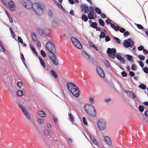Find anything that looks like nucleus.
<instances>
[{
    "label": "nucleus",
    "instance_id": "obj_1",
    "mask_svg": "<svg viewBox=\"0 0 148 148\" xmlns=\"http://www.w3.org/2000/svg\"><path fill=\"white\" fill-rule=\"evenodd\" d=\"M66 86L68 91L75 97H78L80 95V91L77 86L73 83L69 82Z\"/></svg>",
    "mask_w": 148,
    "mask_h": 148
},
{
    "label": "nucleus",
    "instance_id": "obj_2",
    "mask_svg": "<svg viewBox=\"0 0 148 148\" xmlns=\"http://www.w3.org/2000/svg\"><path fill=\"white\" fill-rule=\"evenodd\" d=\"M86 112L90 116L95 117L96 115V111L95 107L89 103L85 104L84 107Z\"/></svg>",
    "mask_w": 148,
    "mask_h": 148
},
{
    "label": "nucleus",
    "instance_id": "obj_3",
    "mask_svg": "<svg viewBox=\"0 0 148 148\" xmlns=\"http://www.w3.org/2000/svg\"><path fill=\"white\" fill-rule=\"evenodd\" d=\"M116 49L115 48H108L106 51V53L109 57H111L112 59H114L115 57L117 58L118 60H119L122 57L120 55L119 53H116Z\"/></svg>",
    "mask_w": 148,
    "mask_h": 148
},
{
    "label": "nucleus",
    "instance_id": "obj_4",
    "mask_svg": "<svg viewBox=\"0 0 148 148\" xmlns=\"http://www.w3.org/2000/svg\"><path fill=\"white\" fill-rule=\"evenodd\" d=\"M22 3L23 5L25 8L28 9L32 8L35 13L37 14H38V13L36 11V10L33 8V4L30 0H22Z\"/></svg>",
    "mask_w": 148,
    "mask_h": 148
},
{
    "label": "nucleus",
    "instance_id": "obj_5",
    "mask_svg": "<svg viewBox=\"0 0 148 148\" xmlns=\"http://www.w3.org/2000/svg\"><path fill=\"white\" fill-rule=\"evenodd\" d=\"M46 49L48 51V54L54 53L56 51L55 46L51 42L49 41L47 42L45 45Z\"/></svg>",
    "mask_w": 148,
    "mask_h": 148
},
{
    "label": "nucleus",
    "instance_id": "obj_6",
    "mask_svg": "<svg viewBox=\"0 0 148 148\" xmlns=\"http://www.w3.org/2000/svg\"><path fill=\"white\" fill-rule=\"evenodd\" d=\"M106 121L103 119H100L98 120L97 125L100 130L103 131L106 129Z\"/></svg>",
    "mask_w": 148,
    "mask_h": 148
},
{
    "label": "nucleus",
    "instance_id": "obj_7",
    "mask_svg": "<svg viewBox=\"0 0 148 148\" xmlns=\"http://www.w3.org/2000/svg\"><path fill=\"white\" fill-rule=\"evenodd\" d=\"M134 42L132 41L131 38H128L127 39L125 40L123 42V45L125 48L128 47L132 48L134 46Z\"/></svg>",
    "mask_w": 148,
    "mask_h": 148
},
{
    "label": "nucleus",
    "instance_id": "obj_8",
    "mask_svg": "<svg viewBox=\"0 0 148 148\" xmlns=\"http://www.w3.org/2000/svg\"><path fill=\"white\" fill-rule=\"evenodd\" d=\"M48 56L53 64L55 65H58L59 64L58 59L54 53L48 54Z\"/></svg>",
    "mask_w": 148,
    "mask_h": 148
},
{
    "label": "nucleus",
    "instance_id": "obj_9",
    "mask_svg": "<svg viewBox=\"0 0 148 148\" xmlns=\"http://www.w3.org/2000/svg\"><path fill=\"white\" fill-rule=\"evenodd\" d=\"M96 70L97 73L101 77L104 78L105 77V73L100 67L98 66H97Z\"/></svg>",
    "mask_w": 148,
    "mask_h": 148
},
{
    "label": "nucleus",
    "instance_id": "obj_10",
    "mask_svg": "<svg viewBox=\"0 0 148 148\" xmlns=\"http://www.w3.org/2000/svg\"><path fill=\"white\" fill-rule=\"evenodd\" d=\"M115 27L113 29L115 31H119L122 33H123L125 31V29L120 27L116 23H115Z\"/></svg>",
    "mask_w": 148,
    "mask_h": 148
},
{
    "label": "nucleus",
    "instance_id": "obj_11",
    "mask_svg": "<svg viewBox=\"0 0 148 148\" xmlns=\"http://www.w3.org/2000/svg\"><path fill=\"white\" fill-rule=\"evenodd\" d=\"M8 5L10 10L11 11H14L15 10L14 3L12 0L10 1L8 3Z\"/></svg>",
    "mask_w": 148,
    "mask_h": 148
},
{
    "label": "nucleus",
    "instance_id": "obj_12",
    "mask_svg": "<svg viewBox=\"0 0 148 148\" xmlns=\"http://www.w3.org/2000/svg\"><path fill=\"white\" fill-rule=\"evenodd\" d=\"M80 8L82 12H84V13H86L88 12L89 7L88 6L84 4L81 5Z\"/></svg>",
    "mask_w": 148,
    "mask_h": 148
},
{
    "label": "nucleus",
    "instance_id": "obj_13",
    "mask_svg": "<svg viewBox=\"0 0 148 148\" xmlns=\"http://www.w3.org/2000/svg\"><path fill=\"white\" fill-rule=\"evenodd\" d=\"M107 19L105 20L106 23L108 25H110V27L113 29L115 27V23L108 18L107 17Z\"/></svg>",
    "mask_w": 148,
    "mask_h": 148
},
{
    "label": "nucleus",
    "instance_id": "obj_14",
    "mask_svg": "<svg viewBox=\"0 0 148 148\" xmlns=\"http://www.w3.org/2000/svg\"><path fill=\"white\" fill-rule=\"evenodd\" d=\"M103 140L106 144L109 146H111L112 144L111 139L108 136H105L103 137Z\"/></svg>",
    "mask_w": 148,
    "mask_h": 148
},
{
    "label": "nucleus",
    "instance_id": "obj_15",
    "mask_svg": "<svg viewBox=\"0 0 148 148\" xmlns=\"http://www.w3.org/2000/svg\"><path fill=\"white\" fill-rule=\"evenodd\" d=\"M124 92L129 97L132 99L136 98V96L135 95L134 93L132 91H127L125 90Z\"/></svg>",
    "mask_w": 148,
    "mask_h": 148
},
{
    "label": "nucleus",
    "instance_id": "obj_16",
    "mask_svg": "<svg viewBox=\"0 0 148 148\" xmlns=\"http://www.w3.org/2000/svg\"><path fill=\"white\" fill-rule=\"evenodd\" d=\"M37 31L38 34L40 35H42L44 34L46 36H48L49 34V33L46 32H44L43 29L40 28H38L37 29Z\"/></svg>",
    "mask_w": 148,
    "mask_h": 148
},
{
    "label": "nucleus",
    "instance_id": "obj_17",
    "mask_svg": "<svg viewBox=\"0 0 148 148\" xmlns=\"http://www.w3.org/2000/svg\"><path fill=\"white\" fill-rule=\"evenodd\" d=\"M82 54L83 57L86 60H88L90 58V55L85 51H82Z\"/></svg>",
    "mask_w": 148,
    "mask_h": 148
},
{
    "label": "nucleus",
    "instance_id": "obj_18",
    "mask_svg": "<svg viewBox=\"0 0 148 148\" xmlns=\"http://www.w3.org/2000/svg\"><path fill=\"white\" fill-rule=\"evenodd\" d=\"M87 134L89 136L90 139L91 141L94 144L97 145V140L94 137L91 136L89 132L87 133Z\"/></svg>",
    "mask_w": 148,
    "mask_h": 148
},
{
    "label": "nucleus",
    "instance_id": "obj_19",
    "mask_svg": "<svg viewBox=\"0 0 148 148\" xmlns=\"http://www.w3.org/2000/svg\"><path fill=\"white\" fill-rule=\"evenodd\" d=\"M125 56L127 60L130 61L132 63L134 62L133 56H132L130 54H126L125 55Z\"/></svg>",
    "mask_w": 148,
    "mask_h": 148
},
{
    "label": "nucleus",
    "instance_id": "obj_20",
    "mask_svg": "<svg viewBox=\"0 0 148 148\" xmlns=\"http://www.w3.org/2000/svg\"><path fill=\"white\" fill-rule=\"evenodd\" d=\"M89 23L90 24L91 27L95 29L96 28L97 24L96 22H93L92 20H90L88 21Z\"/></svg>",
    "mask_w": 148,
    "mask_h": 148
},
{
    "label": "nucleus",
    "instance_id": "obj_21",
    "mask_svg": "<svg viewBox=\"0 0 148 148\" xmlns=\"http://www.w3.org/2000/svg\"><path fill=\"white\" fill-rule=\"evenodd\" d=\"M32 39L33 42H35L37 40V36L36 34L34 32H33L32 34Z\"/></svg>",
    "mask_w": 148,
    "mask_h": 148
},
{
    "label": "nucleus",
    "instance_id": "obj_22",
    "mask_svg": "<svg viewBox=\"0 0 148 148\" xmlns=\"http://www.w3.org/2000/svg\"><path fill=\"white\" fill-rule=\"evenodd\" d=\"M77 48L79 49H81L82 48V46L79 41L77 42L75 45H74Z\"/></svg>",
    "mask_w": 148,
    "mask_h": 148
},
{
    "label": "nucleus",
    "instance_id": "obj_23",
    "mask_svg": "<svg viewBox=\"0 0 148 148\" xmlns=\"http://www.w3.org/2000/svg\"><path fill=\"white\" fill-rule=\"evenodd\" d=\"M38 115L42 117H45L46 115L45 112L42 110L39 111L38 112Z\"/></svg>",
    "mask_w": 148,
    "mask_h": 148
},
{
    "label": "nucleus",
    "instance_id": "obj_24",
    "mask_svg": "<svg viewBox=\"0 0 148 148\" xmlns=\"http://www.w3.org/2000/svg\"><path fill=\"white\" fill-rule=\"evenodd\" d=\"M50 72L51 75L54 78H57L58 77V75L56 73L55 71L53 70H51L50 71Z\"/></svg>",
    "mask_w": 148,
    "mask_h": 148
},
{
    "label": "nucleus",
    "instance_id": "obj_25",
    "mask_svg": "<svg viewBox=\"0 0 148 148\" xmlns=\"http://www.w3.org/2000/svg\"><path fill=\"white\" fill-rule=\"evenodd\" d=\"M71 40L74 45H75L77 42L79 41L77 38L74 37H72L71 38Z\"/></svg>",
    "mask_w": 148,
    "mask_h": 148
},
{
    "label": "nucleus",
    "instance_id": "obj_26",
    "mask_svg": "<svg viewBox=\"0 0 148 148\" xmlns=\"http://www.w3.org/2000/svg\"><path fill=\"white\" fill-rule=\"evenodd\" d=\"M88 17L85 14H82L81 17V18L82 21L85 22H86L88 20Z\"/></svg>",
    "mask_w": 148,
    "mask_h": 148
},
{
    "label": "nucleus",
    "instance_id": "obj_27",
    "mask_svg": "<svg viewBox=\"0 0 148 148\" xmlns=\"http://www.w3.org/2000/svg\"><path fill=\"white\" fill-rule=\"evenodd\" d=\"M94 10L96 13L99 14L101 12V10L100 8L98 7H95Z\"/></svg>",
    "mask_w": 148,
    "mask_h": 148
},
{
    "label": "nucleus",
    "instance_id": "obj_28",
    "mask_svg": "<svg viewBox=\"0 0 148 148\" xmlns=\"http://www.w3.org/2000/svg\"><path fill=\"white\" fill-rule=\"evenodd\" d=\"M23 113L24 114L26 117L29 120L30 119V118L31 117L30 116L29 114L28 113L27 111L26 110L24 112H23Z\"/></svg>",
    "mask_w": 148,
    "mask_h": 148
},
{
    "label": "nucleus",
    "instance_id": "obj_29",
    "mask_svg": "<svg viewBox=\"0 0 148 148\" xmlns=\"http://www.w3.org/2000/svg\"><path fill=\"white\" fill-rule=\"evenodd\" d=\"M88 17L90 20L94 19V14L89 13L88 14Z\"/></svg>",
    "mask_w": 148,
    "mask_h": 148
},
{
    "label": "nucleus",
    "instance_id": "obj_30",
    "mask_svg": "<svg viewBox=\"0 0 148 148\" xmlns=\"http://www.w3.org/2000/svg\"><path fill=\"white\" fill-rule=\"evenodd\" d=\"M18 106L21 109L23 112L27 110L25 108L21 103H18Z\"/></svg>",
    "mask_w": 148,
    "mask_h": 148
},
{
    "label": "nucleus",
    "instance_id": "obj_31",
    "mask_svg": "<svg viewBox=\"0 0 148 148\" xmlns=\"http://www.w3.org/2000/svg\"><path fill=\"white\" fill-rule=\"evenodd\" d=\"M106 36V34L105 32L103 31H101L100 33V34L99 36L100 40L102 38H104Z\"/></svg>",
    "mask_w": 148,
    "mask_h": 148
},
{
    "label": "nucleus",
    "instance_id": "obj_32",
    "mask_svg": "<svg viewBox=\"0 0 148 148\" xmlns=\"http://www.w3.org/2000/svg\"><path fill=\"white\" fill-rule=\"evenodd\" d=\"M99 23V24L102 26H104L105 25V23L104 21L101 18L98 19Z\"/></svg>",
    "mask_w": 148,
    "mask_h": 148
},
{
    "label": "nucleus",
    "instance_id": "obj_33",
    "mask_svg": "<svg viewBox=\"0 0 148 148\" xmlns=\"http://www.w3.org/2000/svg\"><path fill=\"white\" fill-rule=\"evenodd\" d=\"M51 117L54 122L56 123L57 122L58 120L57 118L55 117V115L53 113L51 114Z\"/></svg>",
    "mask_w": 148,
    "mask_h": 148
},
{
    "label": "nucleus",
    "instance_id": "obj_34",
    "mask_svg": "<svg viewBox=\"0 0 148 148\" xmlns=\"http://www.w3.org/2000/svg\"><path fill=\"white\" fill-rule=\"evenodd\" d=\"M113 38L116 43L119 44H120L121 43L120 42L121 40L119 38L114 36H113Z\"/></svg>",
    "mask_w": 148,
    "mask_h": 148
},
{
    "label": "nucleus",
    "instance_id": "obj_35",
    "mask_svg": "<svg viewBox=\"0 0 148 148\" xmlns=\"http://www.w3.org/2000/svg\"><path fill=\"white\" fill-rule=\"evenodd\" d=\"M88 11H89V13H90L92 14H95L94 8L92 6H90L89 7Z\"/></svg>",
    "mask_w": 148,
    "mask_h": 148
},
{
    "label": "nucleus",
    "instance_id": "obj_36",
    "mask_svg": "<svg viewBox=\"0 0 148 148\" xmlns=\"http://www.w3.org/2000/svg\"><path fill=\"white\" fill-rule=\"evenodd\" d=\"M139 88L143 90H145L146 88V86L143 84H140L138 86Z\"/></svg>",
    "mask_w": 148,
    "mask_h": 148
},
{
    "label": "nucleus",
    "instance_id": "obj_37",
    "mask_svg": "<svg viewBox=\"0 0 148 148\" xmlns=\"http://www.w3.org/2000/svg\"><path fill=\"white\" fill-rule=\"evenodd\" d=\"M44 122V119L42 118H38L37 119V122L40 124H42Z\"/></svg>",
    "mask_w": 148,
    "mask_h": 148
},
{
    "label": "nucleus",
    "instance_id": "obj_38",
    "mask_svg": "<svg viewBox=\"0 0 148 148\" xmlns=\"http://www.w3.org/2000/svg\"><path fill=\"white\" fill-rule=\"evenodd\" d=\"M131 68L132 70L133 71H135L137 69V66L135 64H132Z\"/></svg>",
    "mask_w": 148,
    "mask_h": 148
},
{
    "label": "nucleus",
    "instance_id": "obj_39",
    "mask_svg": "<svg viewBox=\"0 0 148 148\" xmlns=\"http://www.w3.org/2000/svg\"><path fill=\"white\" fill-rule=\"evenodd\" d=\"M134 24L136 25L137 27L139 29H142L143 30H145L144 28L143 27L142 25L141 24H136V23H134Z\"/></svg>",
    "mask_w": 148,
    "mask_h": 148
},
{
    "label": "nucleus",
    "instance_id": "obj_40",
    "mask_svg": "<svg viewBox=\"0 0 148 148\" xmlns=\"http://www.w3.org/2000/svg\"><path fill=\"white\" fill-rule=\"evenodd\" d=\"M69 120L71 122H73L74 121V118L73 115L69 113Z\"/></svg>",
    "mask_w": 148,
    "mask_h": 148
},
{
    "label": "nucleus",
    "instance_id": "obj_41",
    "mask_svg": "<svg viewBox=\"0 0 148 148\" xmlns=\"http://www.w3.org/2000/svg\"><path fill=\"white\" fill-rule=\"evenodd\" d=\"M104 63L105 65L106 66L107 68H111V67L110 66V65L108 62V60H106L104 61Z\"/></svg>",
    "mask_w": 148,
    "mask_h": 148
},
{
    "label": "nucleus",
    "instance_id": "obj_42",
    "mask_svg": "<svg viewBox=\"0 0 148 148\" xmlns=\"http://www.w3.org/2000/svg\"><path fill=\"white\" fill-rule=\"evenodd\" d=\"M30 47L31 48V49L32 51L33 52L35 53V54L36 55L37 54V52L36 51V50L34 49L33 46V45L32 44H30Z\"/></svg>",
    "mask_w": 148,
    "mask_h": 148
},
{
    "label": "nucleus",
    "instance_id": "obj_43",
    "mask_svg": "<svg viewBox=\"0 0 148 148\" xmlns=\"http://www.w3.org/2000/svg\"><path fill=\"white\" fill-rule=\"evenodd\" d=\"M16 94L19 97H21L23 95V91L21 90H18Z\"/></svg>",
    "mask_w": 148,
    "mask_h": 148
},
{
    "label": "nucleus",
    "instance_id": "obj_44",
    "mask_svg": "<svg viewBox=\"0 0 148 148\" xmlns=\"http://www.w3.org/2000/svg\"><path fill=\"white\" fill-rule=\"evenodd\" d=\"M117 10L119 12L120 14L126 20H127V18H128V17L125 15L124 14L122 13L120 11V10L117 9Z\"/></svg>",
    "mask_w": 148,
    "mask_h": 148
},
{
    "label": "nucleus",
    "instance_id": "obj_45",
    "mask_svg": "<svg viewBox=\"0 0 148 148\" xmlns=\"http://www.w3.org/2000/svg\"><path fill=\"white\" fill-rule=\"evenodd\" d=\"M138 110L140 112H143L144 110V107L143 105H139L138 106Z\"/></svg>",
    "mask_w": 148,
    "mask_h": 148
},
{
    "label": "nucleus",
    "instance_id": "obj_46",
    "mask_svg": "<svg viewBox=\"0 0 148 148\" xmlns=\"http://www.w3.org/2000/svg\"><path fill=\"white\" fill-rule=\"evenodd\" d=\"M83 122L85 125H87L88 124L87 122L86 121V118L85 117H83L82 118Z\"/></svg>",
    "mask_w": 148,
    "mask_h": 148
},
{
    "label": "nucleus",
    "instance_id": "obj_47",
    "mask_svg": "<svg viewBox=\"0 0 148 148\" xmlns=\"http://www.w3.org/2000/svg\"><path fill=\"white\" fill-rule=\"evenodd\" d=\"M0 51L1 52H5V50L2 45L1 42L0 41Z\"/></svg>",
    "mask_w": 148,
    "mask_h": 148
},
{
    "label": "nucleus",
    "instance_id": "obj_48",
    "mask_svg": "<svg viewBox=\"0 0 148 148\" xmlns=\"http://www.w3.org/2000/svg\"><path fill=\"white\" fill-rule=\"evenodd\" d=\"M40 53L41 55L43 57H45L46 54L45 52L43 50H41L40 51Z\"/></svg>",
    "mask_w": 148,
    "mask_h": 148
},
{
    "label": "nucleus",
    "instance_id": "obj_49",
    "mask_svg": "<svg viewBox=\"0 0 148 148\" xmlns=\"http://www.w3.org/2000/svg\"><path fill=\"white\" fill-rule=\"evenodd\" d=\"M50 132V130H46L44 131V134L46 135H48Z\"/></svg>",
    "mask_w": 148,
    "mask_h": 148
},
{
    "label": "nucleus",
    "instance_id": "obj_50",
    "mask_svg": "<svg viewBox=\"0 0 148 148\" xmlns=\"http://www.w3.org/2000/svg\"><path fill=\"white\" fill-rule=\"evenodd\" d=\"M48 15L49 16L51 17L53 15V12L50 9H49L48 12Z\"/></svg>",
    "mask_w": 148,
    "mask_h": 148
},
{
    "label": "nucleus",
    "instance_id": "obj_51",
    "mask_svg": "<svg viewBox=\"0 0 148 148\" xmlns=\"http://www.w3.org/2000/svg\"><path fill=\"white\" fill-rule=\"evenodd\" d=\"M138 57L139 59L141 60H143L145 59V57L143 55H139Z\"/></svg>",
    "mask_w": 148,
    "mask_h": 148
},
{
    "label": "nucleus",
    "instance_id": "obj_52",
    "mask_svg": "<svg viewBox=\"0 0 148 148\" xmlns=\"http://www.w3.org/2000/svg\"><path fill=\"white\" fill-rule=\"evenodd\" d=\"M142 70L145 73H148V68L146 66H145L144 68H143Z\"/></svg>",
    "mask_w": 148,
    "mask_h": 148
},
{
    "label": "nucleus",
    "instance_id": "obj_53",
    "mask_svg": "<svg viewBox=\"0 0 148 148\" xmlns=\"http://www.w3.org/2000/svg\"><path fill=\"white\" fill-rule=\"evenodd\" d=\"M105 41L106 42H107L110 40V38L108 35H106L105 36Z\"/></svg>",
    "mask_w": 148,
    "mask_h": 148
},
{
    "label": "nucleus",
    "instance_id": "obj_54",
    "mask_svg": "<svg viewBox=\"0 0 148 148\" xmlns=\"http://www.w3.org/2000/svg\"><path fill=\"white\" fill-rule=\"evenodd\" d=\"M137 62L139 64L140 66L143 68L144 66V64L140 60L138 61Z\"/></svg>",
    "mask_w": 148,
    "mask_h": 148
},
{
    "label": "nucleus",
    "instance_id": "obj_55",
    "mask_svg": "<svg viewBox=\"0 0 148 148\" xmlns=\"http://www.w3.org/2000/svg\"><path fill=\"white\" fill-rule=\"evenodd\" d=\"M36 7L37 9L38 10L40 9L43 11V9L42 8V7L41 5L38 4H36Z\"/></svg>",
    "mask_w": 148,
    "mask_h": 148
},
{
    "label": "nucleus",
    "instance_id": "obj_56",
    "mask_svg": "<svg viewBox=\"0 0 148 148\" xmlns=\"http://www.w3.org/2000/svg\"><path fill=\"white\" fill-rule=\"evenodd\" d=\"M16 85L18 88H21L22 86V83L21 82H17Z\"/></svg>",
    "mask_w": 148,
    "mask_h": 148
},
{
    "label": "nucleus",
    "instance_id": "obj_57",
    "mask_svg": "<svg viewBox=\"0 0 148 148\" xmlns=\"http://www.w3.org/2000/svg\"><path fill=\"white\" fill-rule=\"evenodd\" d=\"M99 14L100 15L101 17L103 19L107 18L106 14L104 13L101 12V14Z\"/></svg>",
    "mask_w": 148,
    "mask_h": 148
},
{
    "label": "nucleus",
    "instance_id": "obj_58",
    "mask_svg": "<svg viewBox=\"0 0 148 148\" xmlns=\"http://www.w3.org/2000/svg\"><path fill=\"white\" fill-rule=\"evenodd\" d=\"M89 101L91 103H93L94 102V100L93 97H90L89 99Z\"/></svg>",
    "mask_w": 148,
    "mask_h": 148
},
{
    "label": "nucleus",
    "instance_id": "obj_59",
    "mask_svg": "<svg viewBox=\"0 0 148 148\" xmlns=\"http://www.w3.org/2000/svg\"><path fill=\"white\" fill-rule=\"evenodd\" d=\"M115 64L122 70H124V68L119 63H115Z\"/></svg>",
    "mask_w": 148,
    "mask_h": 148
},
{
    "label": "nucleus",
    "instance_id": "obj_60",
    "mask_svg": "<svg viewBox=\"0 0 148 148\" xmlns=\"http://www.w3.org/2000/svg\"><path fill=\"white\" fill-rule=\"evenodd\" d=\"M121 75L123 77H125L127 75V74L125 71H123L121 73Z\"/></svg>",
    "mask_w": 148,
    "mask_h": 148
},
{
    "label": "nucleus",
    "instance_id": "obj_61",
    "mask_svg": "<svg viewBox=\"0 0 148 148\" xmlns=\"http://www.w3.org/2000/svg\"><path fill=\"white\" fill-rule=\"evenodd\" d=\"M41 65L44 68H45L46 66L44 63V62L43 60H42L40 61Z\"/></svg>",
    "mask_w": 148,
    "mask_h": 148
},
{
    "label": "nucleus",
    "instance_id": "obj_62",
    "mask_svg": "<svg viewBox=\"0 0 148 148\" xmlns=\"http://www.w3.org/2000/svg\"><path fill=\"white\" fill-rule=\"evenodd\" d=\"M130 32L128 31H126L125 32V31L123 33V35L125 37L127 35L130 34Z\"/></svg>",
    "mask_w": 148,
    "mask_h": 148
},
{
    "label": "nucleus",
    "instance_id": "obj_63",
    "mask_svg": "<svg viewBox=\"0 0 148 148\" xmlns=\"http://www.w3.org/2000/svg\"><path fill=\"white\" fill-rule=\"evenodd\" d=\"M21 55V57L20 58L22 61H25V58L24 57V55L22 53H20Z\"/></svg>",
    "mask_w": 148,
    "mask_h": 148
},
{
    "label": "nucleus",
    "instance_id": "obj_64",
    "mask_svg": "<svg viewBox=\"0 0 148 148\" xmlns=\"http://www.w3.org/2000/svg\"><path fill=\"white\" fill-rule=\"evenodd\" d=\"M129 74L131 76L133 77L135 75V73L133 71H130Z\"/></svg>",
    "mask_w": 148,
    "mask_h": 148
}]
</instances>
